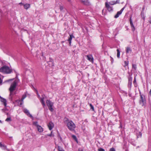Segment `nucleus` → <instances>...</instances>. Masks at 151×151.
<instances>
[{"label":"nucleus","instance_id":"f257e3e1","mask_svg":"<svg viewBox=\"0 0 151 151\" xmlns=\"http://www.w3.org/2000/svg\"><path fill=\"white\" fill-rule=\"evenodd\" d=\"M19 81V80L18 79H16L14 80L13 82L11 83L10 86L9 88L10 91V93L9 96V99L11 101H12V96L16 93L14 92V91L15 90L16 86Z\"/></svg>","mask_w":151,"mask_h":151},{"label":"nucleus","instance_id":"f03ea898","mask_svg":"<svg viewBox=\"0 0 151 151\" xmlns=\"http://www.w3.org/2000/svg\"><path fill=\"white\" fill-rule=\"evenodd\" d=\"M66 126L68 129L71 131H73L75 130L76 128V125L71 120L67 119L65 121Z\"/></svg>","mask_w":151,"mask_h":151},{"label":"nucleus","instance_id":"7ed1b4c3","mask_svg":"<svg viewBox=\"0 0 151 151\" xmlns=\"http://www.w3.org/2000/svg\"><path fill=\"white\" fill-rule=\"evenodd\" d=\"M12 71V70L9 67L6 66H4L0 68V72L7 74L10 73Z\"/></svg>","mask_w":151,"mask_h":151},{"label":"nucleus","instance_id":"20e7f679","mask_svg":"<svg viewBox=\"0 0 151 151\" xmlns=\"http://www.w3.org/2000/svg\"><path fill=\"white\" fill-rule=\"evenodd\" d=\"M139 103L142 106H144L146 103L145 96L143 94H140V99Z\"/></svg>","mask_w":151,"mask_h":151},{"label":"nucleus","instance_id":"39448f33","mask_svg":"<svg viewBox=\"0 0 151 151\" xmlns=\"http://www.w3.org/2000/svg\"><path fill=\"white\" fill-rule=\"evenodd\" d=\"M46 103L50 110L51 112L53 111L54 110L52 107L53 105V103L51 101L47 100Z\"/></svg>","mask_w":151,"mask_h":151},{"label":"nucleus","instance_id":"423d86ee","mask_svg":"<svg viewBox=\"0 0 151 151\" xmlns=\"http://www.w3.org/2000/svg\"><path fill=\"white\" fill-rule=\"evenodd\" d=\"M45 96L44 95H43L42 96V97L40 98V101L41 103H42L43 107H44L45 106V104L44 101V100L45 98Z\"/></svg>","mask_w":151,"mask_h":151},{"label":"nucleus","instance_id":"0eeeda50","mask_svg":"<svg viewBox=\"0 0 151 151\" xmlns=\"http://www.w3.org/2000/svg\"><path fill=\"white\" fill-rule=\"evenodd\" d=\"M23 111L24 112V113L26 114L29 117L32 119L33 118V117L32 116V115L30 114L29 111L27 109H24L23 110Z\"/></svg>","mask_w":151,"mask_h":151},{"label":"nucleus","instance_id":"6e6552de","mask_svg":"<svg viewBox=\"0 0 151 151\" xmlns=\"http://www.w3.org/2000/svg\"><path fill=\"white\" fill-rule=\"evenodd\" d=\"M87 58L90 62L93 63V58L92 55H86Z\"/></svg>","mask_w":151,"mask_h":151},{"label":"nucleus","instance_id":"1a4fd4ad","mask_svg":"<svg viewBox=\"0 0 151 151\" xmlns=\"http://www.w3.org/2000/svg\"><path fill=\"white\" fill-rule=\"evenodd\" d=\"M124 9V7L120 11L118 12L115 15L114 18H118L119 17V15L121 14Z\"/></svg>","mask_w":151,"mask_h":151},{"label":"nucleus","instance_id":"9d476101","mask_svg":"<svg viewBox=\"0 0 151 151\" xmlns=\"http://www.w3.org/2000/svg\"><path fill=\"white\" fill-rule=\"evenodd\" d=\"M105 4L106 7L107 8L109 11L111 12L113 11L112 7L110 6L109 4H108L107 2H106Z\"/></svg>","mask_w":151,"mask_h":151},{"label":"nucleus","instance_id":"9b49d317","mask_svg":"<svg viewBox=\"0 0 151 151\" xmlns=\"http://www.w3.org/2000/svg\"><path fill=\"white\" fill-rule=\"evenodd\" d=\"M47 126L49 129L51 130L54 127V124L52 122H50L48 124Z\"/></svg>","mask_w":151,"mask_h":151},{"label":"nucleus","instance_id":"f8f14e48","mask_svg":"<svg viewBox=\"0 0 151 151\" xmlns=\"http://www.w3.org/2000/svg\"><path fill=\"white\" fill-rule=\"evenodd\" d=\"M119 3V0H117L116 1H110L109 3V5H113L114 4H118Z\"/></svg>","mask_w":151,"mask_h":151},{"label":"nucleus","instance_id":"ddd939ff","mask_svg":"<svg viewBox=\"0 0 151 151\" xmlns=\"http://www.w3.org/2000/svg\"><path fill=\"white\" fill-rule=\"evenodd\" d=\"M130 24L132 28V31H134L135 29V27L134 26L133 24L132 20L131 18H130Z\"/></svg>","mask_w":151,"mask_h":151},{"label":"nucleus","instance_id":"4468645a","mask_svg":"<svg viewBox=\"0 0 151 151\" xmlns=\"http://www.w3.org/2000/svg\"><path fill=\"white\" fill-rule=\"evenodd\" d=\"M38 131L40 132H42L43 131V129L42 127L40 125L38 126L37 127Z\"/></svg>","mask_w":151,"mask_h":151},{"label":"nucleus","instance_id":"2eb2a0df","mask_svg":"<svg viewBox=\"0 0 151 151\" xmlns=\"http://www.w3.org/2000/svg\"><path fill=\"white\" fill-rule=\"evenodd\" d=\"M82 2L84 4L87 5H89L90 3L88 0H82Z\"/></svg>","mask_w":151,"mask_h":151},{"label":"nucleus","instance_id":"dca6fc26","mask_svg":"<svg viewBox=\"0 0 151 151\" xmlns=\"http://www.w3.org/2000/svg\"><path fill=\"white\" fill-rule=\"evenodd\" d=\"M74 37V36H73V35L72 34V35H70V37L68 38V41L69 42V44H70V45H71V40H72V38Z\"/></svg>","mask_w":151,"mask_h":151},{"label":"nucleus","instance_id":"f3484780","mask_svg":"<svg viewBox=\"0 0 151 151\" xmlns=\"http://www.w3.org/2000/svg\"><path fill=\"white\" fill-rule=\"evenodd\" d=\"M1 101L3 102L4 105L5 106L6 105V100L4 98H1Z\"/></svg>","mask_w":151,"mask_h":151},{"label":"nucleus","instance_id":"a211bd4d","mask_svg":"<svg viewBox=\"0 0 151 151\" xmlns=\"http://www.w3.org/2000/svg\"><path fill=\"white\" fill-rule=\"evenodd\" d=\"M24 8L26 9H27L30 7V4H26L24 5Z\"/></svg>","mask_w":151,"mask_h":151},{"label":"nucleus","instance_id":"6ab92c4d","mask_svg":"<svg viewBox=\"0 0 151 151\" xmlns=\"http://www.w3.org/2000/svg\"><path fill=\"white\" fill-rule=\"evenodd\" d=\"M132 81V78L131 77L129 78L128 80V85L131 86Z\"/></svg>","mask_w":151,"mask_h":151},{"label":"nucleus","instance_id":"aec40b11","mask_svg":"<svg viewBox=\"0 0 151 151\" xmlns=\"http://www.w3.org/2000/svg\"><path fill=\"white\" fill-rule=\"evenodd\" d=\"M116 51L117 52V57L118 58H119L120 57V51L118 49H117Z\"/></svg>","mask_w":151,"mask_h":151},{"label":"nucleus","instance_id":"412c9836","mask_svg":"<svg viewBox=\"0 0 151 151\" xmlns=\"http://www.w3.org/2000/svg\"><path fill=\"white\" fill-rule=\"evenodd\" d=\"M131 51V50L130 47H127L126 48V53H129V52Z\"/></svg>","mask_w":151,"mask_h":151},{"label":"nucleus","instance_id":"4be33fe9","mask_svg":"<svg viewBox=\"0 0 151 151\" xmlns=\"http://www.w3.org/2000/svg\"><path fill=\"white\" fill-rule=\"evenodd\" d=\"M33 124L36 127H37L39 125L38 124V122H33Z\"/></svg>","mask_w":151,"mask_h":151},{"label":"nucleus","instance_id":"5701e85b","mask_svg":"<svg viewBox=\"0 0 151 151\" xmlns=\"http://www.w3.org/2000/svg\"><path fill=\"white\" fill-rule=\"evenodd\" d=\"M58 149L59 151H65L60 146H58Z\"/></svg>","mask_w":151,"mask_h":151},{"label":"nucleus","instance_id":"b1692460","mask_svg":"<svg viewBox=\"0 0 151 151\" xmlns=\"http://www.w3.org/2000/svg\"><path fill=\"white\" fill-rule=\"evenodd\" d=\"M26 94H24L23 95L22 97V98L21 99V101H23L24 99L26 97Z\"/></svg>","mask_w":151,"mask_h":151},{"label":"nucleus","instance_id":"393cba45","mask_svg":"<svg viewBox=\"0 0 151 151\" xmlns=\"http://www.w3.org/2000/svg\"><path fill=\"white\" fill-rule=\"evenodd\" d=\"M132 68L133 69H134L135 70L137 68L136 65V64H132Z\"/></svg>","mask_w":151,"mask_h":151},{"label":"nucleus","instance_id":"a878e982","mask_svg":"<svg viewBox=\"0 0 151 151\" xmlns=\"http://www.w3.org/2000/svg\"><path fill=\"white\" fill-rule=\"evenodd\" d=\"M141 16H142V18H143V19L144 20L145 19V17H144V12H142V11L141 13Z\"/></svg>","mask_w":151,"mask_h":151},{"label":"nucleus","instance_id":"bb28decb","mask_svg":"<svg viewBox=\"0 0 151 151\" xmlns=\"http://www.w3.org/2000/svg\"><path fill=\"white\" fill-rule=\"evenodd\" d=\"M89 106L91 107V109H92L93 111H94V107H93V106L92 105V104H89Z\"/></svg>","mask_w":151,"mask_h":151},{"label":"nucleus","instance_id":"cd10ccee","mask_svg":"<svg viewBox=\"0 0 151 151\" xmlns=\"http://www.w3.org/2000/svg\"><path fill=\"white\" fill-rule=\"evenodd\" d=\"M5 121L7 122L11 121V118L8 117L6 119Z\"/></svg>","mask_w":151,"mask_h":151},{"label":"nucleus","instance_id":"c85d7f7f","mask_svg":"<svg viewBox=\"0 0 151 151\" xmlns=\"http://www.w3.org/2000/svg\"><path fill=\"white\" fill-rule=\"evenodd\" d=\"M149 100H150V97H151V89H150L149 92Z\"/></svg>","mask_w":151,"mask_h":151},{"label":"nucleus","instance_id":"c756f323","mask_svg":"<svg viewBox=\"0 0 151 151\" xmlns=\"http://www.w3.org/2000/svg\"><path fill=\"white\" fill-rule=\"evenodd\" d=\"M98 150L99 151H105L102 148H100V149H99Z\"/></svg>","mask_w":151,"mask_h":151},{"label":"nucleus","instance_id":"7c9ffc66","mask_svg":"<svg viewBox=\"0 0 151 151\" xmlns=\"http://www.w3.org/2000/svg\"><path fill=\"white\" fill-rule=\"evenodd\" d=\"M72 137L74 139H77L76 137V136L73 135H72Z\"/></svg>","mask_w":151,"mask_h":151},{"label":"nucleus","instance_id":"2f4dec72","mask_svg":"<svg viewBox=\"0 0 151 151\" xmlns=\"http://www.w3.org/2000/svg\"><path fill=\"white\" fill-rule=\"evenodd\" d=\"M110 151H115V150L114 148H112L110 149Z\"/></svg>","mask_w":151,"mask_h":151},{"label":"nucleus","instance_id":"473e14b6","mask_svg":"<svg viewBox=\"0 0 151 151\" xmlns=\"http://www.w3.org/2000/svg\"><path fill=\"white\" fill-rule=\"evenodd\" d=\"M124 64L125 66H127L128 64V62L127 61H124Z\"/></svg>","mask_w":151,"mask_h":151},{"label":"nucleus","instance_id":"72a5a7b5","mask_svg":"<svg viewBox=\"0 0 151 151\" xmlns=\"http://www.w3.org/2000/svg\"><path fill=\"white\" fill-rule=\"evenodd\" d=\"M37 95L38 98L40 99V96L39 94L38 91H37Z\"/></svg>","mask_w":151,"mask_h":151},{"label":"nucleus","instance_id":"f704fd0d","mask_svg":"<svg viewBox=\"0 0 151 151\" xmlns=\"http://www.w3.org/2000/svg\"><path fill=\"white\" fill-rule=\"evenodd\" d=\"M47 135L48 136H50V137L52 136V132H51V133L50 134H48Z\"/></svg>","mask_w":151,"mask_h":151},{"label":"nucleus","instance_id":"c9c22d12","mask_svg":"<svg viewBox=\"0 0 151 151\" xmlns=\"http://www.w3.org/2000/svg\"><path fill=\"white\" fill-rule=\"evenodd\" d=\"M142 136V134L141 132H139V134L137 136V137H141Z\"/></svg>","mask_w":151,"mask_h":151},{"label":"nucleus","instance_id":"e433bc0d","mask_svg":"<svg viewBox=\"0 0 151 151\" xmlns=\"http://www.w3.org/2000/svg\"><path fill=\"white\" fill-rule=\"evenodd\" d=\"M60 9L61 10H62L63 9V6H61L60 7Z\"/></svg>","mask_w":151,"mask_h":151},{"label":"nucleus","instance_id":"4c0bfd02","mask_svg":"<svg viewBox=\"0 0 151 151\" xmlns=\"http://www.w3.org/2000/svg\"><path fill=\"white\" fill-rule=\"evenodd\" d=\"M0 146L1 147H4L3 145L1 143L0 144Z\"/></svg>","mask_w":151,"mask_h":151},{"label":"nucleus","instance_id":"58836bf2","mask_svg":"<svg viewBox=\"0 0 151 151\" xmlns=\"http://www.w3.org/2000/svg\"><path fill=\"white\" fill-rule=\"evenodd\" d=\"M149 22L151 24V17L150 18Z\"/></svg>","mask_w":151,"mask_h":151},{"label":"nucleus","instance_id":"ea45409f","mask_svg":"<svg viewBox=\"0 0 151 151\" xmlns=\"http://www.w3.org/2000/svg\"><path fill=\"white\" fill-rule=\"evenodd\" d=\"M136 82V79H135V78L134 79V81H133V83H134Z\"/></svg>","mask_w":151,"mask_h":151},{"label":"nucleus","instance_id":"a19ab883","mask_svg":"<svg viewBox=\"0 0 151 151\" xmlns=\"http://www.w3.org/2000/svg\"><path fill=\"white\" fill-rule=\"evenodd\" d=\"M19 4L20 5H24V4H23V3H22L21 2V3H19Z\"/></svg>","mask_w":151,"mask_h":151},{"label":"nucleus","instance_id":"79ce46f5","mask_svg":"<svg viewBox=\"0 0 151 151\" xmlns=\"http://www.w3.org/2000/svg\"><path fill=\"white\" fill-rule=\"evenodd\" d=\"M144 9H145V8L144 7H143L142 8V12H144Z\"/></svg>","mask_w":151,"mask_h":151},{"label":"nucleus","instance_id":"37998d69","mask_svg":"<svg viewBox=\"0 0 151 151\" xmlns=\"http://www.w3.org/2000/svg\"><path fill=\"white\" fill-rule=\"evenodd\" d=\"M23 104V101L21 102L20 103V105H21Z\"/></svg>","mask_w":151,"mask_h":151},{"label":"nucleus","instance_id":"c03bdc74","mask_svg":"<svg viewBox=\"0 0 151 151\" xmlns=\"http://www.w3.org/2000/svg\"><path fill=\"white\" fill-rule=\"evenodd\" d=\"M13 79H11L9 80H8L7 81H11V80H13Z\"/></svg>","mask_w":151,"mask_h":151},{"label":"nucleus","instance_id":"a18cd8bd","mask_svg":"<svg viewBox=\"0 0 151 151\" xmlns=\"http://www.w3.org/2000/svg\"><path fill=\"white\" fill-rule=\"evenodd\" d=\"M125 151H128V150H125Z\"/></svg>","mask_w":151,"mask_h":151},{"label":"nucleus","instance_id":"49530a36","mask_svg":"<svg viewBox=\"0 0 151 151\" xmlns=\"http://www.w3.org/2000/svg\"><path fill=\"white\" fill-rule=\"evenodd\" d=\"M71 0H68V1H70Z\"/></svg>","mask_w":151,"mask_h":151},{"label":"nucleus","instance_id":"de8ad7c7","mask_svg":"<svg viewBox=\"0 0 151 151\" xmlns=\"http://www.w3.org/2000/svg\"><path fill=\"white\" fill-rule=\"evenodd\" d=\"M112 59V60H113V58H112V59Z\"/></svg>","mask_w":151,"mask_h":151},{"label":"nucleus","instance_id":"09e8293b","mask_svg":"<svg viewBox=\"0 0 151 151\" xmlns=\"http://www.w3.org/2000/svg\"><path fill=\"white\" fill-rule=\"evenodd\" d=\"M112 59V60H113V58H112V59Z\"/></svg>","mask_w":151,"mask_h":151},{"label":"nucleus","instance_id":"8fccbe9b","mask_svg":"<svg viewBox=\"0 0 151 151\" xmlns=\"http://www.w3.org/2000/svg\"><path fill=\"white\" fill-rule=\"evenodd\" d=\"M50 62L51 63H52V64H53V63H52V62Z\"/></svg>","mask_w":151,"mask_h":151},{"label":"nucleus","instance_id":"3c124183","mask_svg":"<svg viewBox=\"0 0 151 151\" xmlns=\"http://www.w3.org/2000/svg\"><path fill=\"white\" fill-rule=\"evenodd\" d=\"M0 122H1V121L0 120Z\"/></svg>","mask_w":151,"mask_h":151}]
</instances>
